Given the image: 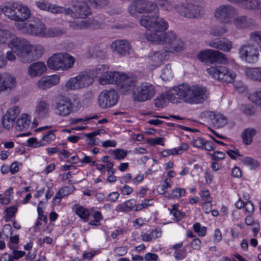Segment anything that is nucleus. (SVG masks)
I'll return each mask as SVG.
<instances>
[{"mask_svg": "<svg viewBox=\"0 0 261 261\" xmlns=\"http://www.w3.org/2000/svg\"><path fill=\"white\" fill-rule=\"evenodd\" d=\"M186 193V190L182 188L175 189L173 190L171 195L172 198H178L179 197L184 195Z\"/></svg>", "mask_w": 261, "mask_h": 261, "instance_id": "obj_56", "label": "nucleus"}, {"mask_svg": "<svg viewBox=\"0 0 261 261\" xmlns=\"http://www.w3.org/2000/svg\"><path fill=\"white\" fill-rule=\"evenodd\" d=\"M108 67L106 65H98L96 68L91 71V74L93 76L99 77L108 71Z\"/></svg>", "mask_w": 261, "mask_h": 261, "instance_id": "obj_42", "label": "nucleus"}, {"mask_svg": "<svg viewBox=\"0 0 261 261\" xmlns=\"http://www.w3.org/2000/svg\"><path fill=\"white\" fill-rule=\"evenodd\" d=\"M11 34L9 31L0 29V44L5 43L10 38Z\"/></svg>", "mask_w": 261, "mask_h": 261, "instance_id": "obj_50", "label": "nucleus"}, {"mask_svg": "<svg viewBox=\"0 0 261 261\" xmlns=\"http://www.w3.org/2000/svg\"><path fill=\"white\" fill-rule=\"evenodd\" d=\"M249 38L252 42L257 44L261 48V31L251 32Z\"/></svg>", "mask_w": 261, "mask_h": 261, "instance_id": "obj_44", "label": "nucleus"}, {"mask_svg": "<svg viewBox=\"0 0 261 261\" xmlns=\"http://www.w3.org/2000/svg\"><path fill=\"white\" fill-rule=\"evenodd\" d=\"M175 9L180 16L189 19H199L204 15L202 0H186L177 4Z\"/></svg>", "mask_w": 261, "mask_h": 261, "instance_id": "obj_3", "label": "nucleus"}, {"mask_svg": "<svg viewBox=\"0 0 261 261\" xmlns=\"http://www.w3.org/2000/svg\"><path fill=\"white\" fill-rule=\"evenodd\" d=\"M17 28L24 33L44 37L46 27L43 22L38 18L34 17L30 23H23V26L19 24Z\"/></svg>", "mask_w": 261, "mask_h": 261, "instance_id": "obj_7", "label": "nucleus"}, {"mask_svg": "<svg viewBox=\"0 0 261 261\" xmlns=\"http://www.w3.org/2000/svg\"><path fill=\"white\" fill-rule=\"evenodd\" d=\"M9 46L15 53L19 60L23 63L22 58L27 56L28 53L31 49V44L28 40L20 38L12 39Z\"/></svg>", "mask_w": 261, "mask_h": 261, "instance_id": "obj_12", "label": "nucleus"}, {"mask_svg": "<svg viewBox=\"0 0 261 261\" xmlns=\"http://www.w3.org/2000/svg\"><path fill=\"white\" fill-rule=\"evenodd\" d=\"M166 50H159V51H153L149 53L148 55L149 59L151 63V66L153 68L159 67L162 64L163 61L165 60L166 54Z\"/></svg>", "mask_w": 261, "mask_h": 261, "instance_id": "obj_26", "label": "nucleus"}, {"mask_svg": "<svg viewBox=\"0 0 261 261\" xmlns=\"http://www.w3.org/2000/svg\"><path fill=\"white\" fill-rule=\"evenodd\" d=\"M256 133V131L254 129L247 128L245 129L242 135L244 142L247 145L250 144L253 137Z\"/></svg>", "mask_w": 261, "mask_h": 261, "instance_id": "obj_39", "label": "nucleus"}, {"mask_svg": "<svg viewBox=\"0 0 261 261\" xmlns=\"http://www.w3.org/2000/svg\"><path fill=\"white\" fill-rule=\"evenodd\" d=\"M118 98V94L114 89L105 90L99 95L98 105L101 108L106 109L115 105Z\"/></svg>", "mask_w": 261, "mask_h": 261, "instance_id": "obj_15", "label": "nucleus"}, {"mask_svg": "<svg viewBox=\"0 0 261 261\" xmlns=\"http://www.w3.org/2000/svg\"><path fill=\"white\" fill-rule=\"evenodd\" d=\"M63 10L64 9L63 7L50 3L48 12H50L54 14H58L63 13Z\"/></svg>", "mask_w": 261, "mask_h": 261, "instance_id": "obj_52", "label": "nucleus"}, {"mask_svg": "<svg viewBox=\"0 0 261 261\" xmlns=\"http://www.w3.org/2000/svg\"><path fill=\"white\" fill-rule=\"evenodd\" d=\"M25 255V252L13 249L11 254L5 253L0 257V261H13L18 259Z\"/></svg>", "mask_w": 261, "mask_h": 261, "instance_id": "obj_33", "label": "nucleus"}, {"mask_svg": "<svg viewBox=\"0 0 261 261\" xmlns=\"http://www.w3.org/2000/svg\"><path fill=\"white\" fill-rule=\"evenodd\" d=\"M214 160H222L225 158V154L222 151H216L213 154H210Z\"/></svg>", "mask_w": 261, "mask_h": 261, "instance_id": "obj_57", "label": "nucleus"}, {"mask_svg": "<svg viewBox=\"0 0 261 261\" xmlns=\"http://www.w3.org/2000/svg\"><path fill=\"white\" fill-rule=\"evenodd\" d=\"M240 57L249 63H254L258 59L259 52L257 47L249 43L241 45L239 48Z\"/></svg>", "mask_w": 261, "mask_h": 261, "instance_id": "obj_16", "label": "nucleus"}, {"mask_svg": "<svg viewBox=\"0 0 261 261\" xmlns=\"http://www.w3.org/2000/svg\"><path fill=\"white\" fill-rule=\"evenodd\" d=\"M111 48L113 52L121 56H124L129 54L131 46L126 40H117L112 43Z\"/></svg>", "mask_w": 261, "mask_h": 261, "instance_id": "obj_20", "label": "nucleus"}, {"mask_svg": "<svg viewBox=\"0 0 261 261\" xmlns=\"http://www.w3.org/2000/svg\"><path fill=\"white\" fill-rule=\"evenodd\" d=\"M207 44L213 48L226 52H229L232 47L231 41L225 38L211 40L208 41Z\"/></svg>", "mask_w": 261, "mask_h": 261, "instance_id": "obj_22", "label": "nucleus"}, {"mask_svg": "<svg viewBox=\"0 0 261 261\" xmlns=\"http://www.w3.org/2000/svg\"><path fill=\"white\" fill-rule=\"evenodd\" d=\"M236 9L229 5H223L217 8L215 11V17L220 21L228 23L237 15Z\"/></svg>", "mask_w": 261, "mask_h": 261, "instance_id": "obj_17", "label": "nucleus"}, {"mask_svg": "<svg viewBox=\"0 0 261 261\" xmlns=\"http://www.w3.org/2000/svg\"><path fill=\"white\" fill-rule=\"evenodd\" d=\"M139 22L141 25L147 30L145 36L151 42L165 44L169 47L176 38L174 32H165L168 25L162 18L154 15L143 16L139 19Z\"/></svg>", "mask_w": 261, "mask_h": 261, "instance_id": "obj_1", "label": "nucleus"}, {"mask_svg": "<svg viewBox=\"0 0 261 261\" xmlns=\"http://www.w3.org/2000/svg\"><path fill=\"white\" fill-rule=\"evenodd\" d=\"M193 229L199 236L203 237L205 234L206 228L205 227H201L199 223H196L194 224Z\"/></svg>", "mask_w": 261, "mask_h": 261, "instance_id": "obj_54", "label": "nucleus"}, {"mask_svg": "<svg viewBox=\"0 0 261 261\" xmlns=\"http://www.w3.org/2000/svg\"><path fill=\"white\" fill-rule=\"evenodd\" d=\"M241 109L244 113L249 115L253 114L255 111L254 107L250 105H242Z\"/></svg>", "mask_w": 261, "mask_h": 261, "instance_id": "obj_51", "label": "nucleus"}, {"mask_svg": "<svg viewBox=\"0 0 261 261\" xmlns=\"http://www.w3.org/2000/svg\"><path fill=\"white\" fill-rule=\"evenodd\" d=\"M90 26L88 20H79L69 22V27L73 30H81L86 29Z\"/></svg>", "mask_w": 261, "mask_h": 261, "instance_id": "obj_37", "label": "nucleus"}, {"mask_svg": "<svg viewBox=\"0 0 261 261\" xmlns=\"http://www.w3.org/2000/svg\"><path fill=\"white\" fill-rule=\"evenodd\" d=\"M154 105L158 108H163L166 104V101L164 95L162 94L160 96L156 98L154 100Z\"/></svg>", "mask_w": 261, "mask_h": 261, "instance_id": "obj_53", "label": "nucleus"}, {"mask_svg": "<svg viewBox=\"0 0 261 261\" xmlns=\"http://www.w3.org/2000/svg\"><path fill=\"white\" fill-rule=\"evenodd\" d=\"M242 162L244 164L250 166L252 168H257L259 165L258 161L251 157H246L242 160Z\"/></svg>", "mask_w": 261, "mask_h": 261, "instance_id": "obj_47", "label": "nucleus"}, {"mask_svg": "<svg viewBox=\"0 0 261 261\" xmlns=\"http://www.w3.org/2000/svg\"><path fill=\"white\" fill-rule=\"evenodd\" d=\"M74 63L73 57L67 53H56L51 56L47 60L49 68L58 70H66L71 68Z\"/></svg>", "mask_w": 261, "mask_h": 261, "instance_id": "obj_5", "label": "nucleus"}, {"mask_svg": "<svg viewBox=\"0 0 261 261\" xmlns=\"http://www.w3.org/2000/svg\"><path fill=\"white\" fill-rule=\"evenodd\" d=\"M144 258L146 261H155L158 258V256L152 253H147L145 255Z\"/></svg>", "mask_w": 261, "mask_h": 261, "instance_id": "obj_64", "label": "nucleus"}, {"mask_svg": "<svg viewBox=\"0 0 261 261\" xmlns=\"http://www.w3.org/2000/svg\"><path fill=\"white\" fill-rule=\"evenodd\" d=\"M144 0H134L128 5L127 11L133 17H137L139 14L143 13Z\"/></svg>", "mask_w": 261, "mask_h": 261, "instance_id": "obj_27", "label": "nucleus"}, {"mask_svg": "<svg viewBox=\"0 0 261 261\" xmlns=\"http://www.w3.org/2000/svg\"><path fill=\"white\" fill-rule=\"evenodd\" d=\"M49 109V105L46 101L40 100L36 107V115L40 118L46 117L48 114Z\"/></svg>", "mask_w": 261, "mask_h": 261, "instance_id": "obj_29", "label": "nucleus"}, {"mask_svg": "<svg viewBox=\"0 0 261 261\" xmlns=\"http://www.w3.org/2000/svg\"><path fill=\"white\" fill-rule=\"evenodd\" d=\"M242 6L247 10H258L261 9V1L259 0H243Z\"/></svg>", "mask_w": 261, "mask_h": 261, "instance_id": "obj_35", "label": "nucleus"}, {"mask_svg": "<svg viewBox=\"0 0 261 261\" xmlns=\"http://www.w3.org/2000/svg\"><path fill=\"white\" fill-rule=\"evenodd\" d=\"M76 214L85 221H87L88 220L89 213L88 210L84 207L80 206L78 207L76 210Z\"/></svg>", "mask_w": 261, "mask_h": 261, "instance_id": "obj_48", "label": "nucleus"}, {"mask_svg": "<svg viewBox=\"0 0 261 261\" xmlns=\"http://www.w3.org/2000/svg\"><path fill=\"white\" fill-rule=\"evenodd\" d=\"M9 46L15 53L19 60L23 63L22 58L27 56L28 53L31 49V44L28 40L20 38L12 39Z\"/></svg>", "mask_w": 261, "mask_h": 261, "instance_id": "obj_11", "label": "nucleus"}, {"mask_svg": "<svg viewBox=\"0 0 261 261\" xmlns=\"http://www.w3.org/2000/svg\"><path fill=\"white\" fill-rule=\"evenodd\" d=\"M1 10L8 18L18 22L17 27L18 24L23 26V23H26L25 21L31 15V10L26 5L17 2L8 3Z\"/></svg>", "mask_w": 261, "mask_h": 261, "instance_id": "obj_4", "label": "nucleus"}, {"mask_svg": "<svg viewBox=\"0 0 261 261\" xmlns=\"http://www.w3.org/2000/svg\"><path fill=\"white\" fill-rule=\"evenodd\" d=\"M60 81L59 75L43 76L37 83V87L42 90H46L58 85Z\"/></svg>", "mask_w": 261, "mask_h": 261, "instance_id": "obj_21", "label": "nucleus"}, {"mask_svg": "<svg viewBox=\"0 0 261 261\" xmlns=\"http://www.w3.org/2000/svg\"><path fill=\"white\" fill-rule=\"evenodd\" d=\"M43 53V48L41 45L33 46L27 56L22 58L23 63H30L40 58Z\"/></svg>", "mask_w": 261, "mask_h": 261, "instance_id": "obj_25", "label": "nucleus"}, {"mask_svg": "<svg viewBox=\"0 0 261 261\" xmlns=\"http://www.w3.org/2000/svg\"><path fill=\"white\" fill-rule=\"evenodd\" d=\"M46 66L43 62L32 63L28 67V73L31 77L39 76L45 72Z\"/></svg>", "mask_w": 261, "mask_h": 261, "instance_id": "obj_24", "label": "nucleus"}, {"mask_svg": "<svg viewBox=\"0 0 261 261\" xmlns=\"http://www.w3.org/2000/svg\"><path fill=\"white\" fill-rule=\"evenodd\" d=\"M211 115V121L215 127L219 128L227 124V119L223 115L220 113H213Z\"/></svg>", "mask_w": 261, "mask_h": 261, "instance_id": "obj_32", "label": "nucleus"}, {"mask_svg": "<svg viewBox=\"0 0 261 261\" xmlns=\"http://www.w3.org/2000/svg\"><path fill=\"white\" fill-rule=\"evenodd\" d=\"M111 154L114 155V160H120L123 159L127 155V152L123 149H116L113 150Z\"/></svg>", "mask_w": 261, "mask_h": 261, "instance_id": "obj_45", "label": "nucleus"}, {"mask_svg": "<svg viewBox=\"0 0 261 261\" xmlns=\"http://www.w3.org/2000/svg\"><path fill=\"white\" fill-rule=\"evenodd\" d=\"M136 82V79L135 77L120 73L116 85L119 92L121 94L126 95L135 90Z\"/></svg>", "mask_w": 261, "mask_h": 261, "instance_id": "obj_14", "label": "nucleus"}, {"mask_svg": "<svg viewBox=\"0 0 261 261\" xmlns=\"http://www.w3.org/2000/svg\"><path fill=\"white\" fill-rule=\"evenodd\" d=\"M158 10L157 4L155 2L144 0L143 13H155Z\"/></svg>", "mask_w": 261, "mask_h": 261, "instance_id": "obj_38", "label": "nucleus"}, {"mask_svg": "<svg viewBox=\"0 0 261 261\" xmlns=\"http://www.w3.org/2000/svg\"><path fill=\"white\" fill-rule=\"evenodd\" d=\"M155 93L154 87L148 83H143L133 91V98L137 102H144L151 99Z\"/></svg>", "mask_w": 261, "mask_h": 261, "instance_id": "obj_8", "label": "nucleus"}, {"mask_svg": "<svg viewBox=\"0 0 261 261\" xmlns=\"http://www.w3.org/2000/svg\"><path fill=\"white\" fill-rule=\"evenodd\" d=\"M204 141L201 138H198L193 141L192 144L194 146L198 148H203L204 146Z\"/></svg>", "mask_w": 261, "mask_h": 261, "instance_id": "obj_62", "label": "nucleus"}, {"mask_svg": "<svg viewBox=\"0 0 261 261\" xmlns=\"http://www.w3.org/2000/svg\"><path fill=\"white\" fill-rule=\"evenodd\" d=\"M16 85L15 79L10 75L0 73V93L3 91H10Z\"/></svg>", "mask_w": 261, "mask_h": 261, "instance_id": "obj_23", "label": "nucleus"}, {"mask_svg": "<svg viewBox=\"0 0 261 261\" xmlns=\"http://www.w3.org/2000/svg\"><path fill=\"white\" fill-rule=\"evenodd\" d=\"M92 23L96 29H102L106 24V22L105 21L102 20L101 18L99 19L93 20L92 21Z\"/></svg>", "mask_w": 261, "mask_h": 261, "instance_id": "obj_58", "label": "nucleus"}, {"mask_svg": "<svg viewBox=\"0 0 261 261\" xmlns=\"http://www.w3.org/2000/svg\"><path fill=\"white\" fill-rule=\"evenodd\" d=\"M227 31V28L224 25H217L212 27L210 30V34L215 37H220Z\"/></svg>", "mask_w": 261, "mask_h": 261, "instance_id": "obj_36", "label": "nucleus"}, {"mask_svg": "<svg viewBox=\"0 0 261 261\" xmlns=\"http://www.w3.org/2000/svg\"><path fill=\"white\" fill-rule=\"evenodd\" d=\"M72 3L76 18L85 19L91 14V9L85 1H73Z\"/></svg>", "mask_w": 261, "mask_h": 261, "instance_id": "obj_18", "label": "nucleus"}, {"mask_svg": "<svg viewBox=\"0 0 261 261\" xmlns=\"http://www.w3.org/2000/svg\"><path fill=\"white\" fill-rule=\"evenodd\" d=\"M244 73L249 79L261 82V67L246 68Z\"/></svg>", "mask_w": 261, "mask_h": 261, "instance_id": "obj_31", "label": "nucleus"}, {"mask_svg": "<svg viewBox=\"0 0 261 261\" xmlns=\"http://www.w3.org/2000/svg\"><path fill=\"white\" fill-rule=\"evenodd\" d=\"M87 57L93 58H102L104 57L103 52L95 46H89L86 53Z\"/></svg>", "mask_w": 261, "mask_h": 261, "instance_id": "obj_41", "label": "nucleus"}, {"mask_svg": "<svg viewBox=\"0 0 261 261\" xmlns=\"http://www.w3.org/2000/svg\"><path fill=\"white\" fill-rule=\"evenodd\" d=\"M20 113L18 107H14L8 110L3 117L2 124L4 128L10 129L14 124L15 119Z\"/></svg>", "mask_w": 261, "mask_h": 261, "instance_id": "obj_19", "label": "nucleus"}, {"mask_svg": "<svg viewBox=\"0 0 261 261\" xmlns=\"http://www.w3.org/2000/svg\"><path fill=\"white\" fill-rule=\"evenodd\" d=\"M120 73L115 71H108L99 78L98 81L101 85L113 84L116 85Z\"/></svg>", "mask_w": 261, "mask_h": 261, "instance_id": "obj_28", "label": "nucleus"}, {"mask_svg": "<svg viewBox=\"0 0 261 261\" xmlns=\"http://www.w3.org/2000/svg\"><path fill=\"white\" fill-rule=\"evenodd\" d=\"M53 107L56 115L61 117H67L74 111V105L68 97L59 95L56 98Z\"/></svg>", "mask_w": 261, "mask_h": 261, "instance_id": "obj_6", "label": "nucleus"}, {"mask_svg": "<svg viewBox=\"0 0 261 261\" xmlns=\"http://www.w3.org/2000/svg\"><path fill=\"white\" fill-rule=\"evenodd\" d=\"M31 122L30 116L28 114H23L17 119L16 129L19 131L25 130L29 128Z\"/></svg>", "mask_w": 261, "mask_h": 261, "instance_id": "obj_30", "label": "nucleus"}, {"mask_svg": "<svg viewBox=\"0 0 261 261\" xmlns=\"http://www.w3.org/2000/svg\"><path fill=\"white\" fill-rule=\"evenodd\" d=\"M206 71L213 78L222 82L230 83L236 77L235 73L224 66L211 67Z\"/></svg>", "mask_w": 261, "mask_h": 261, "instance_id": "obj_9", "label": "nucleus"}, {"mask_svg": "<svg viewBox=\"0 0 261 261\" xmlns=\"http://www.w3.org/2000/svg\"><path fill=\"white\" fill-rule=\"evenodd\" d=\"M65 32L59 28L46 29L44 37H56L63 35Z\"/></svg>", "mask_w": 261, "mask_h": 261, "instance_id": "obj_40", "label": "nucleus"}, {"mask_svg": "<svg viewBox=\"0 0 261 261\" xmlns=\"http://www.w3.org/2000/svg\"><path fill=\"white\" fill-rule=\"evenodd\" d=\"M55 135L53 133V131H49L47 133V134L44 135L43 137L42 138V139L43 141L49 142L50 141H52L55 140Z\"/></svg>", "mask_w": 261, "mask_h": 261, "instance_id": "obj_61", "label": "nucleus"}, {"mask_svg": "<svg viewBox=\"0 0 261 261\" xmlns=\"http://www.w3.org/2000/svg\"><path fill=\"white\" fill-rule=\"evenodd\" d=\"M50 3L46 1L42 0L36 2L37 7L40 10L48 11Z\"/></svg>", "mask_w": 261, "mask_h": 261, "instance_id": "obj_55", "label": "nucleus"}, {"mask_svg": "<svg viewBox=\"0 0 261 261\" xmlns=\"http://www.w3.org/2000/svg\"><path fill=\"white\" fill-rule=\"evenodd\" d=\"M93 80L86 72H81L75 77L70 78L66 83L67 89H79L87 87L93 83Z\"/></svg>", "mask_w": 261, "mask_h": 261, "instance_id": "obj_13", "label": "nucleus"}, {"mask_svg": "<svg viewBox=\"0 0 261 261\" xmlns=\"http://www.w3.org/2000/svg\"><path fill=\"white\" fill-rule=\"evenodd\" d=\"M248 98L257 105L261 103V88L257 91L249 93Z\"/></svg>", "mask_w": 261, "mask_h": 261, "instance_id": "obj_43", "label": "nucleus"}, {"mask_svg": "<svg viewBox=\"0 0 261 261\" xmlns=\"http://www.w3.org/2000/svg\"><path fill=\"white\" fill-rule=\"evenodd\" d=\"M161 77L164 81H167L172 77V71L169 65H166L162 70Z\"/></svg>", "mask_w": 261, "mask_h": 261, "instance_id": "obj_49", "label": "nucleus"}, {"mask_svg": "<svg viewBox=\"0 0 261 261\" xmlns=\"http://www.w3.org/2000/svg\"><path fill=\"white\" fill-rule=\"evenodd\" d=\"M166 48L167 53L179 52L184 49V43L180 39L176 37L169 46H166Z\"/></svg>", "mask_w": 261, "mask_h": 261, "instance_id": "obj_34", "label": "nucleus"}, {"mask_svg": "<svg viewBox=\"0 0 261 261\" xmlns=\"http://www.w3.org/2000/svg\"><path fill=\"white\" fill-rule=\"evenodd\" d=\"M208 95L207 90L204 87L182 83L170 89L166 96L168 100L173 103L184 102L194 105L206 101Z\"/></svg>", "mask_w": 261, "mask_h": 261, "instance_id": "obj_2", "label": "nucleus"}, {"mask_svg": "<svg viewBox=\"0 0 261 261\" xmlns=\"http://www.w3.org/2000/svg\"><path fill=\"white\" fill-rule=\"evenodd\" d=\"M114 252L119 256L124 255L127 252V249L124 246L115 248Z\"/></svg>", "mask_w": 261, "mask_h": 261, "instance_id": "obj_63", "label": "nucleus"}, {"mask_svg": "<svg viewBox=\"0 0 261 261\" xmlns=\"http://www.w3.org/2000/svg\"><path fill=\"white\" fill-rule=\"evenodd\" d=\"M17 211V207L13 206L9 207L6 209L5 212L6 215L5 216V220L6 222L9 221L11 219L15 216V214Z\"/></svg>", "mask_w": 261, "mask_h": 261, "instance_id": "obj_46", "label": "nucleus"}, {"mask_svg": "<svg viewBox=\"0 0 261 261\" xmlns=\"http://www.w3.org/2000/svg\"><path fill=\"white\" fill-rule=\"evenodd\" d=\"M197 58L201 62L206 63L227 62V59L224 54L213 49H206L200 52L197 55Z\"/></svg>", "mask_w": 261, "mask_h": 261, "instance_id": "obj_10", "label": "nucleus"}, {"mask_svg": "<svg viewBox=\"0 0 261 261\" xmlns=\"http://www.w3.org/2000/svg\"><path fill=\"white\" fill-rule=\"evenodd\" d=\"M171 181V179H166L165 180L164 184L162 185L159 189V192L161 194L165 193L166 189L169 188L171 187V185L170 183Z\"/></svg>", "mask_w": 261, "mask_h": 261, "instance_id": "obj_60", "label": "nucleus"}, {"mask_svg": "<svg viewBox=\"0 0 261 261\" xmlns=\"http://www.w3.org/2000/svg\"><path fill=\"white\" fill-rule=\"evenodd\" d=\"M187 255L186 250L182 249L179 251H176L174 253V256L177 260L184 259Z\"/></svg>", "mask_w": 261, "mask_h": 261, "instance_id": "obj_59", "label": "nucleus"}]
</instances>
